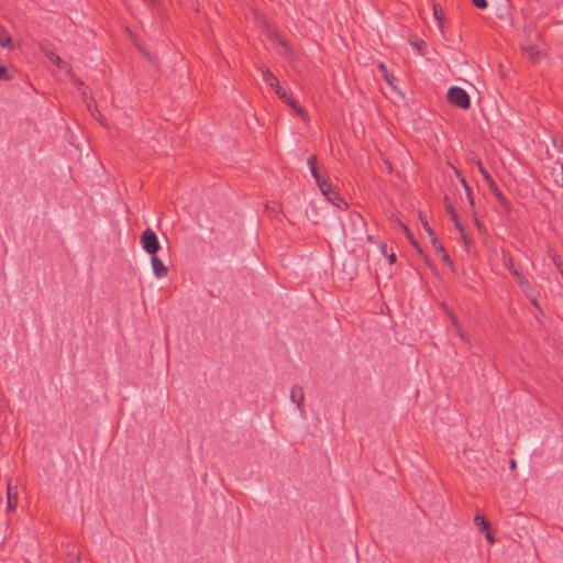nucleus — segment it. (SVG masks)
<instances>
[{"mask_svg":"<svg viewBox=\"0 0 563 563\" xmlns=\"http://www.w3.org/2000/svg\"><path fill=\"white\" fill-rule=\"evenodd\" d=\"M430 241L437 253H444L445 249L443 247V245L440 243L435 235L430 238Z\"/></svg>","mask_w":563,"mask_h":563,"instance_id":"nucleus-21","label":"nucleus"},{"mask_svg":"<svg viewBox=\"0 0 563 563\" xmlns=\"http://www.w3.org/2000/svg\"><path fill=\"white\" fill-rule=\"evenodd\" d=\"M442 257V260L445 262V263H451V260H450V256L448 255L446 251L444 250V253H439Z\"/></svg>","mask_w":563,"mask_h":563,"instance_id":"nucleus-29","label":"nucleus"},{"mask_svg":"<svg viewBox=\"0 0 563 563\" xmlns=\"http://www.w3.org/2000/svg\"><path fill=\"white\" fill-rule=\"evenodd\" d=\"M386 247H387L386 244H380L379 245V249H380V252H382L383 255H386Z\"/></svg>","mask_w":563,"mask_h":563,"instance_id":"nucleus-34","label":"nucleus"},{"mask_svg":"<svg viewBox=\"0 0 563 563\" xmlns=\"http://www.w3.org/2000/svg\"><path fill=\"white\" fill-rule=\"evenodd\" d=\"M518 284L525 292H527L528 289L530 288L528 279L525 278L523 276L518 279Z\"/></svg>","mask_w":563,"mask_h":563,"instance_id":"nucleus-24","label":"nucleus"},{"mask_svg":"<svg viewBox=\"0 0 563 563\" xmlns=\"http://www.w3.org/2000/svg\"><path fill=\"white\" fill-rule=\"evenodd\" d=\"M420 220H421V224H422L423 229L426 230V232L428 233L429 238L434 236L435 233L432 230V228L429 225L428 221L426 219H423L421 216H420Z\"/></svg>","mask_w":563,"mask_h":563,"instance_id":"nucleus-23","label":"nucleus"},{"mask_svg":"<svg viewBox=\"0 0 563 563\" xmlns=\"http://www.w3.org/2000/svg\"><path fill=\"white\" fill-rule=\"evenodd\" d=\"M448 100L451 104L461 109H468L471 106L467 92L460 87H451L448 91Z\"/></svg>","mask_w":563,"mask_h":563,"instance_id":"nucleus-2","label":"nucleus"},{"mask_svg":"<svg viewBox=\"0 0 563 563\" xmlns=\"http://www.w3.org/2000/svg\"><path fill=\"white\" fill-rule=\"evenodd\" d=\"M487 533H486V539L489 543H494V537L493 534L489 532V530H486Z\"/></svg>","mask_w":563,"mask_h":563,"instance_id":"nucleus-32","label":"nucleus"},{"mask_svg":"<svg viewBox=\"0 0 563 563\" xmlns=\"http://www.w3.org/2000/svg\"><path fill=\"white\" fill-rule=\"evenodd\" d=\"M453 222H454L456 229L460 231V233L465 231L463 224L461 223L460 217L457 218V221H453Z\"/></svg>","mask_w":563,"mask_h":563,"instance_id":"nucleus-28","label":"nucleus"},{"mask_svg":"<svg viewBox=\"0 0 563 563\" xmlns=\"http://www.w3.org/2000/svg\"><path fill=\"white\" fill-rule=\"evenodd\" d=\"M308 165H309L310 169L312 167H317V156L316 155H311L308 157Z\"/></svg>","mask_w":563,"mask_h":563,"instance_id":"nucleus-26","label":"nucleus"},{"mask_svg":"<svg viewBox=\"0 0 563 563\" xmlns=\"http://www.w3.org/2000/svg\"><path fill=\"white\" fill-rule=\"evenodd\" d=\"M474 521L475 523L482 529V530H488L489 529V525L488 522L486 521L485 517L481 516V515H476L475 518H474Z\"/></svg>","mask_w":563,"mask_h":563,"instance_id":"nucleus-19","label":"nucleus"},{"mask_svg":"<svg viewBox=\"0 0 563 563\" xmlns=\"http://www.w3.org/2000/svg\"><path fill=\"white\" fill-rule=\"evenodd\" d=\"M472 2L476 8L482 10L486 9L488 5L486 0H472Z\"/></svg>","mask_w":563,"mask_h":563,"instance_id":"nucleus-25","label":"nucleus"},{"mask_svg":"<svg viewBox=\"0 0 563 563\" xmlns=\"http://www.w3.org/2000/svg\"><path fill=\"white\" fill-rule=\"evenodd\" d=\"M385 164H386V168H387L389 172H391V164H390L388 161H386V162H385Z\"/></svg>","mask_w":563,"mask_h":563,"instance_id":"nucleus-37","label":"nucleus"},{"mask_svg":"<svg viewBox=\"0 0 563 563\" xmlns=\"http://www.w3.org/2000/svg\"><path fill=\"white\" fill-rule=\"evenodd\" d=\"M388 261L390 264H394L396 262V254L391 253L390 255H388Z\"/></svg>","mask_w":563,"mask_h":563,"instance_id":"nucleus-33","label":"nucleus"},{"mask_svg":"<svg viewBox=\"0 0 563 563\" xmlns=\"http://www.w3.org/2000/svg\"><path fill=\"white\" fill-rule=\"evenodd\" d=\"M444 201H445L446 210H448V212H449V213H450V216H451V219H452L453 221H457L459 214L456 213V211H455V209H454L453 205L449 201V198H448L446 196L444 197Z\"/></svg>","mask_w":563,"mask_h":563,"instance_id":"nucleus-17","label":"nucleus"},{"mask_svg":"<svg viewBox=\"0 0 563 563\" xmlns=\"http://www.w3.org/2000/svg\"><path fill=\"white\" fill-rule=\"evenodd\" d=\"M378 68H379V70L382 71V74H383V76H384L385 80H386L389 85H391V84H393V82H391V78H393V76H390V75H389V73H388V69H387L386 65H385L384 63H379Z\"/></svg>","mask_w":563,"mask_h":563,"instance_id":"nucleus-20","label":"nucleus"},{"mask_svg":"<svg viewBox=\"0 0 563 563\" xmlns=\"http://www.w3.org/2000/svg\"><path fill=\"white\" fill-rule=\"evenodd\" d=\"M290 398L291 400L297 405V407L302 411L303 407V390L299 386H294L290 391Z\"/></svg>","mask_w":563,"mask_h":563,"instance_id":"nucleus-9","label":"nucleus"},{"mask_svg":"<svg viewBox=\"0 0 563 563\" xmlns=\"http://www.w3.org/2000/svg\"><path fill=\"white\" fill-rule=\"evenodd\" d=\"M462 184H463V186L465 188V191L471 190L470 186L467 185V183H466V180L464 178L462 179Z\"/></svg>","mask_w":563,"mask_h":563,"instance_id":"nucleus-35","label":"nucleus"},{"mask_svg":"<svg viewBox=\"0 0 563 563\" xmlns=\"http://www.w3.org/2000/svg\"><path fill=\"white\" fill-rule=\"evenodd\" d=\"M516 466H517V465H516V461H515V460H511V461H510V468H511V470H515V468H516Z\"/></svg>","mask_w":563,"mask_h":563,"instance_id":"nucleus-36","label":"nucleus"},{"mask_svg":"<svg viewBox=\"0 0 563 563\" xmlns=\"http://www.w3.org/2000/svg\"><path fill=\"white\" fill-rule=\"evenodd\" d=\"M501 262L509 269V272L516 268L512 256L506 250H501Z\"/></svg>","mask_w":563,"mask_h":563,"instance_id":"nucleus-12","label":"nucleus"},{"mask_svg":"<svg viewBox=\"0 0 563 563\" xmlns=\"http://www.w3.org/2000/svg\"><path fill=\"white\" fill-rule=\"evenodd\" d=\"M476 225H477L478 228H481V224H479V222H478V220H477V219H476Z\"/></svg>","mask_w":563,"mask_h":563,"instance_id":"nucleus-39","label":"nucleus"},{"mask_svg":"<svg viewBox=\"0 0 563 563\" xmlns=\"http://www.w3.org/2000/svg\"><path fill=\"white\" fill-rule=\"evenodd\" d=\"M466 196H467V199H468V201H470V205H471V206H474V198H473L472 191H471V190H467V191H466Z\"/></svg>","mask_w":563,"mask_h":563,"instance_id":"nucleus-30","label":"nucleus"},{"mask_svg":"<svg viewBox=\"0 0 563 563\" xmlns=\"http://www.w3.org/2000/svg\"><path fill=\"white\" fill-rule=\"evenodd\" d=\"M445 310H446V313L449 314V317H450V319H451V321H452L453 325L455 327L456 333H457L462 339H464V333H463V331H462V329H461V327H460V324H459V322H457L456 317H455L452 312H450L446 308H445Z\"/></svg>","mask_w":563,"mask_h":563,"instance_id":"nucleus-18","label":"nucleus"},{"mask_svg":"<svg viewBox=\"0 0 563 563\" xmlns=\"http://www.w3.org/2000/svg\"><path fill=\"white\" fill-rule=\"evenodd\" d=\"M18 505V489L16 487H12L10 484L8 485L7 493V508L9 511L14 510Z\"/></svg>","mask_w":563,"mask_h":563,"instance_id":"nucleus-8","label":"nucleus"},{"mask_svg":"<svg viewBox=\"0 0 563 563\" xmlns=\"http://www.w3.org/2000/svg\"><path fill=\"white\" fill-rule=\"evenodd\" d=\"M525 53L529 56L531 60H537L539 56V51L536 46L529 45L523 47Z\"/></svg>","mask_w":563,"mask_h":563,"instance_id":"nucleus-15","label":"nucleus"},{"mask_svg":"<svg viewBox=\"0 0 563 563\" xmlns=\"http://www.w3.org/2000/svg\"><path fill=\"white\" fill-rule=\"evenodd\" d=\"M151 263L154 275L157 278H163L168 275V268L164 265L159 257H157L156 255H152Z\"/></svg>","mask_w":563,"mask_h":563,"instance_id":"nucleus-7","label":"nucleus"},{"mask_svg":"<svg viewBox=\"0 0 563 563\" xmlns=\"http://www.w3.org/2000/svg\"><path fill=\"white\" fill-rule=\"evenodd\" d=\"M396 221L398 223V225L402 229V231L405 232L406 234V238L408 239V241L410 242V244L418 249V242L416 241V239L413 238L411 231L409 230V228L404 223L401 222L399 219L396 218Z\"/></svg>","mask_w":563,"mask_h":563,"instance_id":"nucleus-10","label":"nucleus"},{"mask_svg":"<svg viewBox=\"0 0 563 563\" xmlns=\"http://www.w3.org/2000/svg\"><path fill=\"white\" fill-rule=\"evenodd\" d=\"M433 15H434V19L438 22V26L440 27V30H442L443 29L444 14L442 12L441 7L439 4H437V3H433Z\"/></svg>","mask_w":563,"mask_h":563,"instance_id":"nucleus-14","label":"nucleus"},{"mask_svg":"<svg viewBox=\"0 0 563 563\" xmlns=\"http://www.w3.org/2000/svg\"><path fill=\"white\" fill-rule=\"evenodd\" d=\"M277 96L286 104H288L298 115H300L303 121L309 120L307 111L302 107H300V104L290 95H288L285 89L277 91Z\"/></svg>","mask_w":563,"mask_h":563,"instance_id":"nucleus-5","label":"nucleus"},{"mask_svg":"<svg viewBox=\"0 0 563 563\" xmlns=\"http://www.w3.org/2000/svg\"><path fill=\"white\" fill-rule=\"evenodd\" d=\"M141 244L146 253L155 255L159 250V242L156 233L152 229H146L141 234Z\"/></svg>","mask_w":563,"mask_h":563,"instance_id":"nucleus-4","label":"nucleus"},{"mask_svg":"<svg viewBox=\"0 0 563 563\" xmlns=\"http://www.w3.org/2000/svg\"><path fill=\"white\" fill-rule=\"evenodd\" d=\"M561 168H562V173H563V164L561 165Z\"/></svg>","mask_w":563,"mask_h":563,"instance_id":"nucleus-40","label":"nucleus"},{"mask_svg":"<svg viewBox=\"0 0 563 563\" xmlns=\"http://www.w3.org/2000/svg\"><path fill=\"white\" fill-rule=\"evenodd\" d=\"M461 238H462V240H463V242H464V244H465L466 246H467V245L471 243V241H472V240H471V238L466 234V232H465V231H464V232H461Z\"/></svg>","mask_w":563,"mask_h":563,"instance_id":"nucleus-27","label":"nucleus"},{"mask_svg":"<svg viewBox=\"0 0 563 563\" xmlns=\"http://www.w3.org/2000/svg\"><path fill=\"white\" fill-rule=\"evenodd\" d=\"M510 274L517 278V280L522 277V275L517 271V268H514L510 271Z\"/></svg>","mask_w":563,"mask_h":563,"instance_id":"nucleus-31","label":"nucleus"},{"mask_svg":"<svg viewBox=\"0 0 563 563\" xmlns=\"http://www.w3.org/2000/svg\"><path fill=\"white\" fill-rule=\"evenodd\" d=\"M11 79H12V76L9 75L8 67L0 66V81L1 80L8 81V80H11Z\"/></svg>","mask_w":563,"mask_h":563,"instance_id":"nucleus-22","label":"nucleus"},{"mask_svg":"<svg viewBox=\"0 0 563 563\" xmlns=\"http://www.w3.org/2000/svg\"><path fill=\"white\" fill-rule=\"evenodd\" d=\"M156 0H151V2H155Z\"/></svg>","mask_w":563,"mask_h":563,"instance_id":"nucleus-41","label":"nucleus"},{"mask_svg":"<svg viewBox=\"0 0 563 563\" xmlns=\"http://www.w3.org/2000/svg\"><path fill=\"white\" fill-rule=\"evenodd\" d=\"M321 192L333 206L340 210H346L349 208L347 202L341 197V195L332 187L331 183H322Z\"/></svg>","mask_w":563,"mask_h":563,"instance_id":"nucleus-3","label":"nucleus"},{"mask_svg":"<svg viewBox=\"0 0 563 563\" xmlns=\"http://www.w3.org/2000/svg\"><path fill=\"white\" fill-rule=\"evenodd\" d=\"M367 240H368L369 242H374V238H373L372 235H368V236H367Z\"/></svg>","mask_w":563,"mask_h":563,"instance_id":"nucleus-38","label":"nucleus"},{"mask_svg":"<svg viewBox=\"0 0 563 563\" xmlns=\"http://www.w3.org/2000/svg\"><path fill=\"white\" fill-rule=\"evenodd\" d=\"M45 55L47 56V58L55 65L57 66L59 69H63L65 68L66 66V63L60 58L59 55H57L56 53L54 52H45Z\"/></svg>","mask_w":563,"mask_h":563,"instance_id":"nucleus-11","label":"nucleus"},{"mask_svg":"<svg viewBox=\"0 0 563 563\" xmlns=\"http://www.w3.org/2000/svg\"><path fill=\"white\" fill-rule=\"evenodd\" d=\"M0 46L12 48V40L8 32L0 26Z\"/></svg>","mask_w":563,"mask_h":563,"instance_id":"nucleus-13","label":"nucleus"},{"mask_svg":"<svg viewBox=\"0 0 563 563\" xmlns=\"http://www.w3.org/2000/svg\"><path fill=\"white\" fill-rule=\"evenodd\" d=\"M477 167L482 176L484 177L487 186L489 187L492 194L496 197L498 202L503 206V208L506 211H509L511 206L510 202L506 199V197L501 194L498 186L496 185L495 180L490 176V174L487 172V169L483 166L481 161H477Z\"/></svg>","mask_w":563,"mask_h":563,"instance_id":"nucleus-1","label":"nucleus"},{"mask_svg":"<svg viewBox=\"0 0 563 563\" xmlns=\"http://www.w3.org/2000/svg\"><path fill=\"white\" fill-rule=\"evenodd\" d=\"M260 70L263 76V80L274 89L275 93L277 95V91H280L284 89L277 79V77L266 67H260Z\"/></svg>","mask_w":563,"mask_h":563,"instance_id":"nucleus-6","label":"nucleus"},{"mask_svg":"<svg viewBox=\"0 0 563 563\" xmlns=\"http://www.w3.org/2000/svg\"><path fill=\"white\" fill-rule=\"evenodd\" d=\"M310 170H311V175L316 179L318 187L320 189H321V185H323L322 183H330L328 179L321 177V175L319 174L318 167H312Z\"/></svg>","mask_w":563,"mask_h":563,"instance_id":"nucleus-16","label":"nucleus"}]
</instances>
